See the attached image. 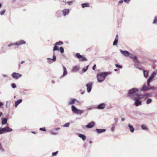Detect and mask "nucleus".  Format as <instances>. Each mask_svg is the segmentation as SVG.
Masks as SVG:
<instances>
[{"instance_id": "obj_1", "label": "nucleus", "mask_w": 157, "mask_h": 157, "mask_svg": "<svg viewBox=\"0 0 157 157\" xmlns=\"http://www.w3.org/2000/svg\"><path fill=\"white\" fill-rule=\"evenodd\" d=\"M139 90L136 88H133L128 90V97L133 99L135 98H136L139 96H141V94H139L138 93Z\"/></svg>"}, {"instance_id": "obj_2", "label": "nucleus", "mask_w": 157, "mask_h": 157, "mask_svg": "<svg viewBox=\"0 0 157 157\" xmlns=\"http://www.w3.org/2000/svg\"><path fill=\"white\" fill-rule=\"evenodd\" d=\"M109 74V73L107 72L98 73L97 77L98 81L99 82H102Z\"/></svg>"}, {"instance_id": "obj_3", "label": "nucleus", "mask_w": 157, "mask_h": 157, "mask_svg": "<svg viewBox=\"0 0 157 157\" xmlns=\"http://www.w3.org/2000/svg\"><path fill=\"white\" fill-rule=\"evenodd\" d=\"M71 110L73 113L78 114L81 115L84 112V110L77 109L74 105L71 106Z\"/></svg>"}, {"instance_id": "obj_4", "label": "nucleus", "mask_w": 157, "mask_h": 157, "mask_svg": "<svg viewBox=\"0 0 157 157\" xmlns=\"http://www.w3.org/2000/svg\"><path fill=\"white\" fill-rule=\"evenodd\" d=\"M141 98H142V97H141V96H139L133 99L135 101L134 104L136 106H137L141 105L142 102L140 101V100Z\"/></svg>"}, {"instance_id": "obj_5", "label": "nucleus", "mask_w": 157, "mask_h": 157, "mask_svg": "<svg viewBox=\"0 0 157 157\" xmlns=\"http://www.w3.org/2000/svg\"><path fill=\"white\" fill-rule=\"evenodd\" d=\"M56 57L55 55V52H54L52 59L49 58H47V59L48 60L47 63L48 64H51L53 62H55L56 60Z\"/></svg>"}, {"instance_id": "obj_6", "label": "nucleus", "mask_w": 157, "mask_h": 157, "mask_svg": "<svg viewBox=\"0 0 157 157\" xmlns=\"http://www.w3.org/2000/svg\"><path fill=\"white\" fill-rule=\"evenodd\" d=\"M76 57L79 59L80 61H87V59L86 58L83 57L79 53H77L76 54Z\"/></svg>"}, {"instance_id": "obj_7", "label": "nucleus", "mask_w": 157, "mask_h": 157, "mask_svg": "<svg viewBox=\"0 0 157 157\" xmlns=\"http://www.w3.org/2000/svg\"><path fill=\"white\" fill-rule=\"evenodd\" d=\"M93 84V82H90L86 84V87L87 88V90L88 93H89L91 92Z\"/></svg>"}, {"instance_id": "obj_8", "label": "nucleus", "mask_w": 157, "mask_h": 157, "mask_svg": "<svg viewBox=\"0 0 157 157\" xmlns=\"http://www.w3.org/2000/svg\"><path fill=\"white\" fill-rule=\"evenodd\" d=\"M12 77L14 78L17 79L22 76V75L18 73L13 72L12 75Z\"/></svg>"}, {"instance_id": "obj_9", "label": "nucleus", "mask_w": 157, "mask_h": 157, "mask_svg": "<svg viewBox=\"0 0 157 157\" xmlns=\"http://www.w3.org/2000/svg\"><path fill=\"white\" fill-rule=\"evenodd\" d=\"M121 53L124 56L126 57L129 56L130 55V53L128 51L125 50L123 51L121 49L120 50Z\"/></svg>"}, {"instance_id": "obj_10", "label": "nucleus", "mask_w": 157, "mask_h": 157, "mask_svg": "<svg viewBox=\"0 0 157 157\" xmlns=\"http://www.w3.org/2000/svg\"><path fill=\"white\" fill-rule=\"evenodd\" d=\"M106 106V105L105 103H101L98 105L96 108L99 109H104Z\"/></svg>"}, {"instance_id": "obj_11", "label": "nucleus", "mask_w": 157, "mask_h": 157, "mask_svg": "<svg viewBox=\"0 0 157 157\" xmlns=\"http://www.w3.org/2000/svg\"><path fill=\"white\" fill-rule=\"evenodd\" d=\"M95 122L94 121H92L87 124L86 126V128H90L93 127L95 126Z\"/></svg>"}, {"instance_id": "obj_12", "label": "nucleus", "mask_w": 157, "mask_h": 157, "mask_svg": "<svg viewBox=\"0 0 157 157\" xmlns=\"http://www.w3.org/2000/svg\"><path fill=\"white\" fill-rule=\"evenodd\" d=\"M15 43L16 46H19L22 44H26V42L23 40H21L20 41L16 42Z\"/></svg>"}, {"instance_id": "obj_13", "label": "nucleus", "mask_w": 157, "mask_h": 157, "mask_svg": "<svg viewBox=\"0 0 157 157\" xmlns=\"http://www.w3.org/2000/svg\"><path fill=\"white\" fill-rule=\"evenodd\" d=\"M106 129H96L95 131H96L98 134H101L105 132Z\"/></svg>"}, {"instance_id": "obj_14", "label": "nucleus", "mask_w": 157, "mask_h": 157, "mask_svg": "<svg viewBox=\"0 0 157 157\" xmlns=\"http://www.w3.org/2000/svg\"><path fill=\"white\" fill-rule=\"evenodd\" d=\"M60 129V128H59V127L52 129L50 131V133L52 135H56L57 134V132H54V131H56V130H59Z\"/></svg>"}, {"instance_id": "obj_15", "label": "nucleus", "mask_w": 157, "mask_h": 157, "mask_svg": "<svg viewBox=\"0 0 157 157\" xmlns=\"http://www.w3.org/2000/svg\"><path fill=\"white\" fill-rule=\"evenodd\" d=\"M129 57L130 58L133 59L135 63H136V62L137 61V57L136 56H135L130 53Z\"/></svg>"}, {"instance_id": "obj_16", "label": "nucleus", "mask_w": 157, "mask_h": 157, "mask_svg": "<svg viewBox=\"0 0 157 157\" xmlns=\"http://www.w3.org/2000/svg\"><path fill=\"white\" fill-rule=\"evenodd\" d=\"M69 10L68 9H64L62 11L63 15L64 16L68 14L69 13Z\"/></svg>"}, {"instance_id": "obj_17", "label": "nucleus", "mask_w": 157, "mask_h": 157, "mask_svg": "<svg viewBox=\"0 0 157 157\" xmlns=\"http://www.w3.org/2000/svg\"><path fill=\"white\" fill-rule=\"evenodd\" d=\"M118 41V35H116L115 39L114 42H113V46L117 45Z\"/></svg>"}, {"instance_id": "obj_18", "label": "nucleus", "mask_w": 157, "mask_h": 157, "mask_svg": "<svg viewBox=\"0 0 157 157\" xmlns=\"http://www.w3.org/2000/svg\"><path fill=\"white\" fill-rule=\"evenodd\" d=\"M156 73L155 72H153L149 77L148 80L151 81L152 80L153 78L156 76Z\"/></svg>"}, {"instance_id": "obj_19", "label": "nucleus", "mask_w": 157, "mask_h": 157, "mask_svg": "<svg viewBox=\"0 0 157 157\" xmlns=\"http://www.w3.org/2000/svg\"><path fill=\"white\" fill-rule=\"evenodd\" d=\"M148 87L147 86L146 84H144L142 87L141 89L140 90L141 91H147V89H148Z\"/></svg>"}, {"instance_id": "obj_20", "label": "nucleus", "mask_w": 157, "mask_h": 157, "mask_svg": "<svg viewBox=\"0 0 157 157\" xmlns=\"http://www.w3.org/2000/svg\"><path fill=\"white\" fill-rule=\"evenodd\" d=\"M2 124L3 125L6 124L7 123V119L6 118H2L1 119Z\"/></svg>"}, {"instance_id": "obj_21", "label": "nucleus", "mask_w": 157, "mask_h": 157, "mask_svg": "<svg viewBox=\"0 0 157 157\" xmlns=\"http://www.w3.org/2000/svg\"><path fill=\"white\" fill-rule=\"evenodd\" d=\"M22 100L21 99H20L18 100H17L15 102V106L16 107H17L18 105H19L22 102Z\"/></svg>"}, {"instance_id": "obj_22", "label": "nucleus", "mask_w": 157, "mask_h": 157, "mask_svg": "<svg viewBox=\"0 0 157 157\" xmlns=\"http://www.w3.org/2000/svg\"><path fill=\"white\" fill-rule=\"evenodd\" d=\"M5 131L6 132H10L12 131H13V130L12 129L10 128L9 127H5Z\"/></svg>"}, {"instance_id": "obj_23", "label": "nucleus", "mask_w": 157, "mask_h": 157, "mask_svg": "<svg viewBox=\"0 0 157 157\" xmlns=\"http://www.w3.org/2000/svg\"><path fill=\"white\" fill-rule=\"evenodd\" d=\"M78 136L81 138L83 141L85 140L86 139V136L82 134H79L78 135Z\"/></svg>"}, {"instance_id": "obj_24", "label": "nucleus", "mask_w": 157, "mask_h": 157, "mask_svg": "<svg viewBox=\"0 0 157 157\" xmlns=\"http://www.w3.org/2000/svg\"><path fill=\"white\" fill-rule=\"evenodd\" d=\"M128 126L129 128L130 132H133L135 130L133 126L130 124H128Z\"/></svg>"}, {"instance_id": "obj_25", "label": "nucleus", "mask_w": 157, "mask_h": 157, "mask_svg": "<svg viewBox=\"0 0 157 157\" xmlns=\"http://www.w3.org/2000/svg\"><path fill=\"white\" fill-rule=\"evenodd\" d=\"M63 76H64L67 75V72L66 68L64 66H63Z\"/></svg>"}, {"instance_id": "obj_26", "label": "nucleus", "mask_w": 157, "mask_h": 157, "mask_svg": "<svg viewBox=\"0 0 157 157\" xmlns=\"http://www.w3.org/2000/svg\"><path fill=\"white\" fill-rule=\"evenodd\" d=\"M76 101V99H71L69 102L68 104L69 105H71L75 103V101Z\"/></svg>"}, {"instance_id": "obj_27", "label": "nucleus", "mask_w": 157, "mask_h": 157, "mask_svg": "<svg viewBox=\"0 0 157 157\" xmlns=\"http://www.w3.org/2000/svg\"><path fill=\"white\" fill-rule=\"evenodd\" d=\"M143 71L144 72V76L145 78L147 77L148 75V71H145V70H143Z\"/></svg>"}, {"instance_id": "obj_28", "label": "nucleus", "mask_w": 157, "mask_h": 157, "mask_svg": "<svg viewBox=\"0 0 157 157\" xmlns=\"http://www.w3.org/2000/svg\"><path fill=\"white\" fill-rule=\"evenodd\" d=\"M6 132L5 129V127L0 128V134H2V133Z\"/></svg>"}, {"instance_id": "obj_29", "label": "nucleus", "mask_w": 157, "mask_h": 157, "mask_svg": "<svg viewBox=\"0 0 157 157\" xmlns=\"http://www.w3.org/2000/svg\"><path fill=\"white\" fill-rule=\"evenodd\" d=\"M82 6L83 8L85 7H89L90 6L89 4L87 3L82 4Z\"/></svg>"}, {"instance_id": "obj_30", "label": "nucleus", "mask_w": 157, "mask_h": 157, "mask_svg": "<svg viewBox=\"0 0 157 157\" xmlns=\"http://www.w3.org/2000/svg\"><path fill=\"white\" fill-rule=\"evenodd\" d=\"M63 44V42L61 41H59L58 42H56L55 44H53V45H62Z\"/></svg>"}, {"instance_id": "obj_31", "label": "nucleus", "mask_w": 157, "mask_h": 157, "mask_svg": "<svg viewBox=\"0 0 157 157\" xmlns=\"http://www.w3.org/2000/svg\"><path fill=\"white\" fill-rule=\"evenodd\" d=\"M79 70V68L77 66H75L73 69V71H74L76 72Z\"/></svg>"}, {"instance_id": "obj_32", "label": "nucleus", "mask_w": 157, "mask_h": 157, "mask_svg": "<svg viewBox=\"0 0 157 157\" xmlns=\"http://www.w3.org/2000/svg\"><path fill=\"white\" fill-rule=\"evenodd\" d=\"M111 126V130L112 132H113L115 128V126L114 124H112Z\"/></svg>"}, {"instance_id": "obj_33", "label": "nucleus", "mask_w": 157, "mask_h": 157, "mask_svg": "<svg viewBox=\"0 0 157 157\" xmlns=\"http://www.w3.org/2000/svg\"><path fill=\"white\" fill-rule=\"evenodd\" d=\"M70 124L69 123H67L62 125V126L64 127H68L70 125Z\"/></svg>"}, {"instance_id": "obj_34", "label": "nucleus", "mask_w": 157, "mask_h": 157, "mask_svg": "<svg viewBox=\"0 0 157 157\" xmlns=\"http://www.w3.org/2000/svg\"><path fill=\"white\" fill-rule=\"evenodd\" d=\"M88 67V65L87 66L84 67L82 69V71L83 72H86L87 70Z\"/></svg>"}, {"instance_id": "obj_35", "label": "nucleus", "mask_w": 157, "mask_h": 157, "mask_svg": "<svg viewBox=\"0 0 157 157\" xmlns=\"http://www.w3.org/2000/svg\"><path fill=\"white\" fill-rule=\"evenodd\" d=\"M56 50H59V49L57 45H55L53 48V51L54 52Z\"/></svg>"}, {"instance_id": "obj_36", "label": "nucleus", "mask_w": 157, "mask_h": 157, "mask_svg": "<svg viewBox=\"0 0 157 157\" xmlns=\"http://www.w3.org/2000/svg\"><path fill=\"white\" fill-rule=\"evenodd\" d=\"M141 128L143 130H148L147 128L144 125H142L141 126Z\"/></svg>"}, {"instance_id": "obj_37", "label": "nucleus", "mask_w": 157, "mask_h": 157, "mask_svg": "<svg viewBox=\"0 0 157 157\" xmlns=\"http://www.w3.org/2000/svg\"><path fill=\"white\" fill-rule=\"evenodd\" d=\"M152 101V99L151 98H148L146 101V103L147 104H149Z\"/></svg>"}, {"instance_id": "obj_38", "label": "nucleus", "mask_w": 157, "mask_h": 157, "mask_svg": "<svg viewBox=\"0 0 157 157\" xmlns=\"http://www.w3.org/2000/svg\"><path fill=\"white\" fill-rule=\"evenodd\" d=\"M60 51L61 53H63L64 52L63 48V47H60Z\"/></svg>"}, {"instance_id": "obj_39", "label": "nucleus", "mask_w": 157, "mask_h": 157, "mask_svg": "<svg viewBox=\"0 0 157 157\" xmlns=\"http://www.w3.org/2000/svg\"><path fill=\"white\" fill-rule=\"evenodd\" d=\"M150 95V94H145L143 95H141V97H142V98L143 97H148Z\"/></svg>"}, {"instance_id": "obj_40", "label": "nucleus", "mask_w": 157, "mask_h": 157, "mask_svg": "<svg viewBox=\"0 0 157 157\" xmlns=\"http://www.w3.org/2000/svg\"><path fill=\"white\" fill-rule=\"evenodd\" d=\"M6 11V10H2L0 12V14L1 15H2L4 14L5 13Z\"/></svg>"}, {"instance_id": "obj_41", "label": "nucleus", "mask_w": 157, "mask_h": 157, "mask_svg": "<svg viewBox=\"0 0 157 157\" xmlns=\"http://www.w3.org/2000/svg\"><path fill=\"white\" fill-rule=\"evenodd\" d=\"M157 23V16H155V17L153 21V24H155Z\"/></svg>"}, {"instance_id": "obj_42", "label": "nucleus", "mask_w": 157, "mask_h": 157, "mask_svg": "<svg viewBox=\"0 0 157 157\" xmlns=\"http://www.w3.org/2000/svg\"><path fill=\"white\" fill-rule=\"evenodd\" d=\"M115 65L116 67L117 68H122V66L121 65H119L117 64H115Z\"/></svg>"}, {"instance_id": "obj_43", "label": "nucleus", "mask_w": 157, "mask_h": 157, "mask_svg": "<svg viewBox=\"0 0 157 157\" xmlns=\"http://www.w3.org/2000/svg\"><path fill=\"white\" fill-rule=\"evenodd\" d=\"M11 87L13 88H15L17 86L16 85L15 83H13L11 84Z\"/></svg>"}, {"instance_id": "obj_44", "label": "nucleus", "mask_w": 157, "mask_h": 157, "mask_svg": "<svg viewBox=\"0 0 157 157\" xmlns=\"http://www.w3.org/2000/svg\"><path fill=\"white\" fill-rule=\"evenodd\" d=\"M15 44H16L15 43H11V44H8V46L10 47H11L12 46L16 45Z\"/></svg>"}, {"instance_id": "obj_45", "label": "nucleus", "mask_w": 157, "mask_h": 157, "mask_svg": "<svg viewBox=\"0 0 157 157\" xmlns=\"http://www.w3.org/2000/svg\"><path fill=\"white\" fill-rule=\"evenodd\" d=\"M58 152V151H56L55 152L52 153V155L53 156H56L57 155Z\"/></svg>"}, {"instance_id": "obj_46", "label": "nucleus", "mask_w": 157, "mask_h": 157, "mask_svg": "<svg viewBox=\"0 0 157 157\" xmlns=\"http://www.w3.org/2000/svg\"><path fill=\"white\" fill-rule=\"evenodd\" d=\"M40 130V131H46V130L45 129V128H41L39 129Z\"/></svg>"}, {"instance_id": "obj_47", "label": "nucleus", "mask_w": 157, "mask_h": 157, "mask_svg": "<svg viewBox=\"0 0 157 157\" xmlns=\"http://www.w3.org/2000/svg\"><path fill=\"white\" fill-rule=\"evenodd\" d=\"M151 82V81L147 79V86L148 87H149L150 86V83Z\"/></svg>"}, {"instance_id": "obj_48", "label": "nucleus", "mask_w": 157, "mask_h": 157, "mask_svg": "<svg viewBox=\"0 0 157 157\" xmlns=\"http://www.w3.org/2000/svg\"><path fill=\"white\" fill-rule=\"evenodd\" d=\"M131 0H123V1L124 2L126 3H129L130 1Z\"/></svg>"}, {"instance_id": "obj_49", "label": "nucleus", "mask_w": 157, "mask_h": 157, "mask_svg": "<svg viewBox=\"0 0 157 157\" xmlns=\"http://www.w3.org/2000/svg\"><path fill=\"white\" fill-rule=\"evenodd\" d=\"M154 89V88L153 87V86H152V87H149L148 88V89H147V90H151V89Z\"/></svg>"}, {"instance_id": "obj_50", "label": "nucleus", "mask_w": 157, "mask_h": 157, "mask_svg": "<svg viewBox=\"0 0 157 157\" xmlns=\"http://www.w3.org/2000/svg\"><path fill=\"white\" fill-rule=\"evenodd\" d=\"M73 1H68L67 2V3L69 4V5H71V4L73 2Z\"/></svg>"}, {"instance_id": "obj_51", "label": "nucleus", "mask_w": 157, "mask_h": 157, "mask_svg": "<svg viewBox=\"0 0 157 157\" xmlns=\"http://www.w3.org/2000/svg\"><path fill=\"white\" fill-rule=\"evenodd\" d=\"M114 120L116 123H117L118 121V118L117 117H115L114 118Z\"/></svg>"}, {"instance_id": "obj_52", "label": "nucleus", "mask_w": 157, "mask_h": 157, "mask_svg": "<svg viewBox=\"0 0 157 157\" xmlns=\"http://www.w3.org/2000/svg\"><path fill=\"white\" fill-rule=\"evenodd\" d=\"M96 67V65L95 64L92 67V69L93 70H94L95 69Z\"/></svg>"}, {"instance_id": "obj_53", "label": "nucleus", "mask_w": 157, "mask_h": 157, "mask_svg": "<svg viewBox=\"0 0 157 157\" xmlns=\"http://www.w3.org/2000/svg\"><path fill=\"white\" fill-rule=\"evenodd\" d=\"M123 1H122V0H121L119 1L118 4H122L123 3Z\"/></svg>"}, {"instance_id": "obj_54", "label": "nucleus", "mask_w": 157, "mask_h": 157, "mask_svg": "<svg viewBox=\"0 0 157 157\" xmlns=\"http://www.w3.org/2000/svg\"><path fill=\"white\" fill-rule=\"evenodd\" d=\"M0 150H1L2 151H4V149L2 148V147H0Z\"/></svg>"}, {"instance_id": "obj_55", "label": "nucleus", "mask_w": 157, "mask_h": 157, "mask_svg": "<svg viewBox=\"0 0 157 157\" xmlns=\"http://www.w3.org/2000/svg\"><path fill=\"white\" fill-rule=\"evenodd\" d=\"M125 120V118H122L121 119V121H123Z\"/></svg>"}, {"instance_id": "obj_56", "label": "nucleus", "mask_w": 157, "mask_h": 157, "mask_svg": "<svg viewBox=\"0 0 157 157\" xmlns=\"http://www.w3.org/2000/svg\"><path fill=\"white\" fill-rule=\"evenodd\" d=\"M3 105V104L1 102H0V106L1 107Z\"/></svg>"}, {"instance_id": "obj_57", "label": "nucleus", "mask_w": 157, "mask_h": 157, "mask_svg": "<svg viewBox=\"0 0 157 157\" xmlns=\"http://www.w3.org/2000/svg\"><path fill=\"white\" fill-rule=\"evenodd\" d=\"M25 61H22L21 62V64H22L25 63Z\"/></svg>"}, {"instance_id": "obj_58", "label": "nucleus", "mask_w": 157, "mask_h": 157, "mask_svg": "<svg viewBox=\"0 0 157 157\" xmlns=\"http://www.w3.org/2000/svg\"><path fill=\"white\" fill-rule=\"evenodd\" d=\"M2 76H3V77H6L7 76V75H2Z\"/></svg>"}, {"instance_id": "obj_59", "label": "nucleus", "mask_w": 157, "mask_h": 157, "mask_svg": "<svg viewBox=\"0 0 157 157\" xmlns=\"http://www.w3.org/2000/svg\"><path fill=\"white\" fill-rule=\"evenodd\" d=\"M52 83H55V81L54 80H52Z\"/></svg>"}, {"instance_id": "obj_60", "label": "nucleus", "mask_w": 157, "mask_h": 157, "mask_svg": "<svg viewBox=\"0 0 157 157\" xmlns=\"http://www.w3.org/2000/svg\"><path fill=\"white\" fill-rule=\"evenodd\" d=\"M2 113L1 112H0V117L2 115Z\"/></svg>"}, {"instance_id": "obj_61", "label": "nucleus", "mask_w": 157, "mask_h": 157, "mask_svg": "<svg viewBox=\"0 0 157 157\" xmlns=\"http://www.w3.org/2000/svg\"><path fill=\"white\" fill-rule=\"evenodd\" d=\"M92 143V141H91V140H90V141H89V143H90V144H91Z\"/></svg>"}, {"instance_id": "obj_62", "label": "nucleus", "mask_w": 157, "mask_h": 157, "mask_svg": "<svg viewBox=\"0 0 157 157\" xmlns=\"http://www.w3.org/2000/svg\"><path fill=\"white\" fill-rule=\"evenodd\" d=\"M84 92H82L81 93V94H84Z\"/></svg>"}, {"instance_id": "obj_63", "label": "nucleus", "mask_w": 157, "mask_h": 157, "mask_svg": "<svg viewBox=\"0 0 157 157\" xmlns=\"http://www.w3.org/2000/svg\"><path fill=\"white\" fill-rule=\"evenodd\" d=\"M2 4L1 3H0V8L2 7Z\"/></svg>"}, {"instance_id": "obj_64", "label": "nucleus", "mask_w": 157, "mask_h": 157, "mask_svg": "<svg viewBox=\"0 0 157 157\" xmlns=\"http://www.w3.org/2000/svg\"><path fill=\"white\" fill-rule=\"evenodd\" d=\"M17 1V0H13V2H15V1Z\"/></svg>"}]
</instances>
